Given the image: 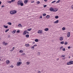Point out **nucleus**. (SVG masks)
<instances>
[{"mask_svg": "<svg viewBox=\"0 0 73 73\" xmlns=\"http://www.w3.org/2000/svg\"><path fill=\"white\" fill-rule=\"evenodd\" d=\"M20 30H17V33H19V32H20Z\"/></svg>", "mask_w": 73, "mask_h": 73, "instance_id": "37998d69", "label": "nucleus"}, {"mask_svg": "<svg viewBox=\"0 0 73 73\" xmlns=\"http://www.w3.org/2000/svg\"><path fill=\"white\" fill-rule=\"evenodd\" d=\"M25 46H26V47H29V46L30 45H29V44H25Z\"/></svg>", "mask_w": 73, "mask_h": 73, "instance_id": "4468645a", "label": "nucleus"}, {"mask_svg": "<svg viewBox=\"0 0 73 73\" xmlns=\"http://www.w3.org/2000/svg\"><path fill=\"white\" fill-rule=\"evenodd\" d=\"M1 4V2L0 1V5Z\"/></svg>", "mask_w": 73, "mask_h": 73, "instance_id": "680f3d73", "label": "nucleus"}, {"mask_svg": "<svg viewBox=\"0 0 73 73\" xmlns=\"http://www.w3.org/2000/svg\"><path fill=\"white\" fill-rule=\"evenodd\" d=\"M59 39L60 41H62V40H64V37H60V38Z\"/></svg>", "mask_w": 73, "mask_h": 73, "instance_id": "0eeeda50", "label": "nucleus"}, {"mask_svg": "<svg viewBox=\"0 0 73 73\" xmlns=\"http://www.w3.org/2000/svg\"><path fill=\"white\" fill-rule=\"evenodd\" d=\"M62 30L63 31H64V30H65V28L64 27H63L62 28Z\"/></svg>", "mask_w": 73, "mask_h": 73, "instance_id": "473e14b6", "label": "nucleus"}, {"mask_svg": "<svg viewBox=\"0 0 73 73\" xmlns=\"http://www.w3.org/2000/svg\"><path fill=\"white\" fill-rule=\"evenodd\" d=\"M19 60V61H21V60L20 59Z\"/></svg>", "mask_w": 73, "mask_h": 73, "instance_id": "0e129e2a", "label": "nucleus"}, {"mask_svg": "<svg viewBox=\"0 0 73 73\" xmlns=\"http://www.w3.org/2000/svg\"><path fill=\"white\" fill-rule=\"evenodd\" d=\"M16 30L13 31L12 32V33H13V34H15V33H16Z\"/></svg>", "mask_w": 73, "mask_h": 73, "instance_id": "6ab92c4d", "label": "nucleus"}, {"mask_svg": "<svg viewBox=\"0 0 73 73\" xmlns=\"http://www.w3.org/2000/svg\"><path fill=\"white\" fill-rule=\"evenodd\" d=\"M1 59H0V61H1Z\"/></svg>", "mask_w": 73, "mask_h": 73, "instance_id": "338daca9", "label": "nucleus"}, {"mask_svg": "<svg viewBox=\"0 0 73 73\" xmlns=\"http://www.w3.org/2000/svg\"><path fill=\"white\" fill-rule=\"evenodd\" d=\"M3 27L5 28H8V26H5V25H3Z\"/></svg>", "mask_w": 73, "mask_h": 73, "instance_id": "dca6fc26", "label": "nucleus"}, {"mask_svg": "<svg viewBox=\"0 0 73 73\" xmlns=\"http://www.w3.org/2000/svg\"><path fill=\"white\" fill-rule=\"evenodd\" d=\"M23 35H26V31H24V32L23 33Z\"/></svg>", "mask_w": 73, "mask_h": 73, "instance_id": "f3484780", "label": "nucleus"}, {"mask_svg": "<svg viewBox=\"0 0 73 73\" xmlns=\"http://www.w3.org/2000/svg\"><path fill=\"white\" fill-rule=\"evenodd\" d=\"M14 49H15V47H13V48L12 49V50H10V51L12 52L13 50H14Z\"/></svg>", "mask_w": 73, "mask_h": 73, "instance_id": "bb28decb", "label": "nucleus"}, {"mask_svg": "<svg viewBox=\"0 0 73 73\" xmlns=\"http://www.w3.org/2000/svg\"><path fill=\"white\" fill-rule=\"evenodd\" d=\"M0 49H1V47L0 46Z\"/></svg>", "mask_w": 73, "mask_h": 73, "instance_id": "69168bd1", "label": "nucleus"}, {"mask_svg": "<svg viewBox=\"0 0 73 73\" xmlns=\"http://www.w3.org/2000/svg\"><path fill=\"white\" fill-rule=\"evenodd\" d=\"M35 42H38V39H36L35 40Z\"/></svg>", "mask_w": 73, "mask_h": 73, "instance_id": "412c9836", "label": "nucleus"}, {"mask_svg": "<svg viewBox=\"0 0 73 73\" xmlns=\"http://www.w3.org/2000/svg\"><path fill=\"white\" fill-rule=\"evenodd\" d=\"M10 63V62H9V60H8L6 61V64H9Z\"/></svg>", "mask_w": 73, "mask_h": 73, "instance_id": "ddd939ff", "label": "nucleus"}, {"mask_svg": "<svg viewBox=\"0 0 73 73\" xmlns=\"http://www.w3.org/2000/svg\"><path fill=\"white\" fill-rule=\"evenodd\" d=\"M47 5H44V6L43 7H44V8H46V7H47Z\"/></svg>", "mask_w": 73, "mask_h": 73, "instance_id": "58836bf2", "label": "nucleus"}, {"mask_svg": "<svg viewBox=\"0 0 73 73\" xmlns=\"http://www.w3.org/2000/svg\"><path fill=\"white\" fill-rule=\"evenodd\" d=\"M55 19H58V16H56L55 17Z\"/></svg>", "mask_w": 73, "mask_h": 73, "instance_id": "2f4dec72", "label": "nucleus"}, {"mask_svg": "<svg viewBox=\"0 0 73 73\" xmlns=\"http://www.w3.org/2000/svg\"><path fill=\"white\" fill-rule=\"evenodd\" d=\"M26 37H27V38H28L29 37V35H26Z\"/></svg>", "mask_w": 73, "mask_h": 73, "instance_id": "a878e982", "label": "nucleus"}, {"mask_svg": "<svg viewBox=\"0 0 73 73\" xmlns=\"http://www.w3.org/2000/svg\"><path fill=\"white\" fill-rule=\"evenodd\" d=\"M63 51H65V48H64L62 49Z\"/></svg>", "mask_w": 73, "mask_h": 73, "instance_id": "79ce46f5", "label": "nucleus"}, {"mask_svg": "<svg viewBox=\"0 0 73 73\" xmlns=\"http://www.w3.org/2000/svg\"><path fill=\"white\" fill-rule=\"evenodd\" d=\"M70 32H68L67 33V36L68 37H70Z\"/></svg>", "mask_w": 73, "mask_h": 73, "instance_id": "39448f33", "label": "nucleus"}, {"mask_svg": "<svg viewBox=\"0 0 73 73\" xmlns=\"http://www.w3.org/2000/svg\"><path fill=\"white\" fill-rule=\"evenodd\" d=\"M4 42V43H3V44L4 45H5V46L6 45H7V44H8V43H5V42Z\"/></svg>", "mask_w": 73, "mask_h": 73, "instance_id": "c85d7f7f", "label": "nucleus"}, {"mask_svg": "<svg viewBox=\"0 0 73 73\" xmlns=\"http://www.w3.org/2000/svg\"><path fill=\"white\" fill-rule=\"evenodd\" d=\"M37 46V45L35 44L33 46Z\"/></svg>", "mask_w": 73, "mask_h": 73, "instance_id": "5fc2aeb1", "label": "nucleus"}, {"mask_svg": "<svg viewBox=\"0 0 73 73\" xmlns=\"http://www.w3.org/2000/svg\"><path fill=\"white\" fill-rule=\"evenodd\" d=\"M42 18V16H41L40 17V19H41V18Z\"/></svg>", "mask_w": 73, "mask_h": 73, "instance_id": "864d4df0", "label": "nucleus"}, {"mask_svg": "<svg viewBox=\"0 0 73 73\" xmlns=\"http://www.w3.org/2000/svg\"><path fill=\"white\" fill-rule=\"evenodd\" d=\"M21 5V6H23V5H24V3H23V1H21V2L20 3V5Z\"/></svg>", "mask_w": 73, "mask_h": 73, "instance_id": "1a4fd4ad", "label": "nucleus"}, {"mask_svg": "<svg viewBox=\"0 0 73 73\" xmlns=\"http://www.w3.org/2000/svg\"><path fill=\"white\" fill-rule=\"evenodd\" d=\"M71 64H73V61H70L69 62L67 63V64L68 65H71Z\"/></svg>", "mask_w": 73, "mask_h": 73, "instance_id": "7ed1b4c3", "label": "nucleus"}, {"mask_svg": "<svg viewBox=\"0 0 73 73\" xmlns=\"http://www.w3.org/2000/svg\"><path fill=\"white\" fill-rule=\"evenodd\" d=\"M26 64L28 65H29V64H30V62H26Z\"/></svg>", "mask_w": 73, "mask_h": 73, "instance_id": "aec40b11", "label": "nucleus"}, {"mask_svg": "<svg viewBox=\"0 0 73 73\" xmlns=\"http://www.w3.org/2000/svg\"><path fill=\"white\" fill-rule=\"evenodd\" d=\"M31 49H34L35 48V47H34V46H32L31 47Z\"/></svg>", "mask_w": 73, "mask_h": 73, "instance_id": "4c0bfd02", "label": "nucleus"}, {"mask_svg": "<svg viewBox=\"0 0 73 73\" xmlns=\"http://www.w3.org/2000/svg\"><path fill=\"white\" fill-rule=\"evenodd\" d=\"M42 33V31L41 30H40L38 31V33H39V34H41Z\"/></svg>", "mask_w": 73, "mask_h": 73, "instance_id": "20e7f679", "label": "nucleus"}, {"mask_svg": "<svg viewBox=\"0 0 73 73\" xmlns=\"http://www.w3.org/2000/svg\"><path fill=\"white\" fill-rule=\"evenodd\" d=\"M68 44V42H65V43H64V45H67Z\"/></svg>", "mask_w": 73, "mask_h": 73, "instance_id": "c756f323", "label": "nucleus"}, {"mask_svg": "<svg viewBox=\"0 0 73 73\" xmlns=\"http://www.w3.org/2000/svg\"><path fill=\"white\" fill-rule=\"evenodd\" d=\"M24 54H25V53H23L22 54V55H24Z\"/></svg>", "mask_w": 73, "mask_h": 73, "instance_id": "4d7b16f0", "label": "nucleus"}, {"mask_svg": "<svg viewBox=\"0 0 73 73\" xmlns=\"http://www.w3.org/2000/svg\"><path fill=\"white\" fill-rule=\"evenodd\" d=\"M21 1L19 0L17 2V4L18 5H20V3H21Z\"/></svg>", "mask_w": 73, "mask_h": 73, "instance_id": "423d86ee", "label": "nucleus"}, {"mask_svg": "<svg viewBox=\"0 0 73 73\" xmlns=\"http://www.w3.org/2000/svg\"><path fill=\"white\" fill-rule=\"evenodd\" d=\"M46 18L48 19V18H50V16L49 15H47L46 16Z\"/></svg>", "mask_w": 73, "mask_h": 73, "instance_id": "4be33fe9", "label": "nucleus"}, {"mask_svg": "<svg viewBox=\"0 0 73 73\" xmlns=\"http://www.w3.org/2000/svg\"><path fill=\"white\" fill-rule=\"evenodd\" d=\"M60 0H58V1H57L56 2V3H60Z\"/></svg>", "mask_w": 73, "mask_h": 73, "instance_id": "f704fd0d", "label": "nucleus"}, {"mask_svg": "<svg viewBox=\"0 0 73 73\" xmlns=\"http://www.w3.org/2000/svg\"><path fill=\"white\" fill-rule=\"evenodd\" d=\"M63 59H64V60H65V58H63Z\"/></svg>", "mask_w": 73, "mask_h": 73, "instance_id": "e2e57ef3", "label": "nucleus"}, {"mask_svg": "<svg viewBox=\"0 0 73 73\" xmlns=\"http://www.w3.org/2000/svg\"><path fill=\"white\" fill-rule=\"evenodd\" d=\"M63 46H62L61 47H60V50H61L62 49H63Z\"/></svg>", "mask_w": 73, "mask_h": 73, "instance_id": "cd10ccee", "label": "nucleus"}, {"mask_svg": "<svg viewBox=\"0 0 73 73\" xmlns=\"http://www.w3.org/2000/svg\"><path fill=\"white\" fill-rule=\"evenodd\" d=\"M11 3H13L15 1V0H11Z\"/></svg>", "mask_w": 73, "mask_h": 73, "instance_id": "ea45409f", "label": "nucleus"}, {"mask_svg": "<svg viewBox=\"0 0 73 73\" xmlns=\"http://www.w3.org/2000/svg\"><path fill=\"white\" fill-rule=\"evenodd\" d=\"M54 24H57L58 23V20H57L56 21L54 22Z\"/></svg>", "mask_w": 73, "mask_h": 73, "instance_id": "9b49d317", "label": "nucleus"}, {"mask_svg": "<svg viewBox=\"0 0 73 73\" xmlns=\"http://www.w3.org/2000/svg\"><path fill=\"white\" fill-rule=\"evenodd\" d=\"M4 7H5V6L4 5H3L2 6H1V7L2 8H3Z\"/></svg>", "mask_w": 73, "mask_h": 73, "instance_id": "49530a36", "label": "nucleus"}, {"mask_svg": "<svg viewBox=\"0 0 73 73\" xmlns=\"http://www.w3.org/2000/svg\"><path fill=\"white\" fill-rule=\"evenodd\" d=\"M44 1L45 2H46V1H47V0H44Z\"/></svg>", "mask_w": 73, "mask_h": 73, "instance_id": "052dcab7", "label": "nucleus"}, {"mask_svg": "<svg viewBox=\"0 0 73 73\" xmlns=\"http://www.w3.org/2000/svg\"><path fill=\"white\" fill-rule=\"evenodd\" d=\"M54 9L52 7H51L50 8V11H52V12H53Z\"/></svg>", "mask_w": 73, "mask_h": 73, "instance_id": "6e6552de", "label": "nucleus"}, {"mask_svg": "<svg viewBox=\"0 0 73 73\" xmlns=\"http://www.w3.org/2000/svg\"><path fill=\"white\" fill-rule=\"evenodd\" d=\"M58 11V9L57 8H54V10L53 11V12H57Z\"/></svg>", "mask_w": 73, "mask_h": 73, "instance_id": "9d476101", "label": "nucleus"}, {"mask_svg": "<svg viewBox=\"0 0 73 73\" xmlns=\"http://www.w3.org/2000/svg\"><path fill=\"white\" fill-rule=\"evenodd\" d=\"M38 73H41V72H40V71H39L38 72Z\"/></svg>", "mask_w": 73, "mask_h": 73, "instance_id": "603ef678", "label": "nucleus"}, {"mask_svg": "<svg viewBox=\"0 0 73 73\" xmlns=\"http://www.w3.org/2000/svg\"><path fill=\"white\" fill-rule=\"evenodd\" d=\"M22 64V62H17V66H20L21 64Z\"/></svg>", "mask_w": 73, "mask_h": 73, "instance_id": "f03ea898", "label": "nucleus"}, {"mask_svg": "<svg viewBox=\"0 0 73 73\" xmlns=\"http://www.w3.org/2000/svg\"><path fill=\"white\" fill-rule=\"evenodd\" d=\"M7 24H8V25H12V23L11 22H8Z\"/></svg>", "mask_w": 73, "mask_h": 73, "instance_id": "a211bd4d", "label": "nucleus"}, {"mask_svg": "<svg viewBox=\"0 0 73 73\" xmlns=\"http://www.w3.org/2000/svg\"><path fill=\"white\" fill-rule=\"evenodd\" d=\"M34 2H35V1H33L31 2V3H34Z\"/></svg>", "mask_w": 73, "mask_h": 73, "instance_id": "13d9d810", "label": "nucleus"}, {"mask_svg": "<svg viewBox=\"0 0 73 73\" xmlns=\"http://www.w3.org/2000/svg\"><path fill=\"white\" fill-rule=\"evenodd\" d=\"M26 33L27 34H29V32H28V31H27L26 30Z\"/></svg>", "mask_w": 73, "mask_h": 73, "instance_id": "c9c22d12", "label": "nucleus"}, {"mask_svg": "<svg viewBox=\"0 0 73 73\" xmlns=\"http://www.w3.org/2000/svg\"><path fill=\"white\" fill-rule=\"evenodd\" d=\"M10 4L11 3V1H9L8 2Z\"/></svg>", "mask_w": 73, "mask_h": 73, "instance_id": "de8ad7c7", "label": "nucleus"}, {"mask_svg": "<svg viewBox=\"0 0 73 73\" xmlns=\"http://www.w3.org/2000/svg\"><path fill=\"white\" fill-rule=\"evenodd\" d=\"M32 29H29L27 30V31H31Z\"/></svg>", "mask_w": 73, "mask_h": 73, "instance_id": "393cba45", "label": "nucleus"}, {"mask_svg": "<svg viewBox=\"0 0 73 73\" xmlns=\"http://www.w3.org/2000/svg\"><path fill=\"white\" fill-rule=\"evenodd\" d=\"M46 13H44L43 14V16H46Z\"/></svg>", "mask_w": 73, "mask_h": 73, "instance_id": "72a5a7b5", "label": "nucleus"}, {"mask_svg": "<svg viewBox=\"0 0 73 73\" xmlns=\"http://www.w3.org/2000/svg\"><path fill=\"white\" fill-rule=\"evenodd\" d=\"M62 57H65V56H64V55H62Z\"/></svg>", "mask_w": 73, "mask_h": 73, "instance_id": "bf43d9fd", "label": "nucleus"}, {"mask_svg": "<svg viewBox=\"0 0 73 73\" xmlns=\"http://www.w3.org/2000/svg\"><path fill=\"white\" fill-rule=\"evenodd\" d=\"M17 12V11H10V13L11 15H13L14 14H15V13H16Z\"/></svg>", "mask_w": 73, "mask_h": 73, "instance_id": "f257e3e1", "label": "nucleus"}, {"mask_svg": "<svg viewBox=\"0 0 73 73\" xmlns=\"http://www.w3.org/2000/svg\"><path fill=\"white\" fill-rule=\"evenodd\" d=\"M18 26H19V27H21V24H19L18 25Z\"/></svg>", "mask_w": 73, "mask_h": 73, "instance_id": "3c124183", "label": "nucleus"}, {"mask_svg": "<svg viewBox=\"0 0 73 73\" xmlns=\"http://www.w3.org/2000/svg\"><path fill=\"white\" fill-rule=\"evenodd\" d=\"M9 31V29H7L5 31V33H7V32Z\"/></svg>", "mask_w": 73, "mask_h": 73, "instance_id": "7c9ffc66", "label": "nucleus"}, {"mask_svg": "<svg viewBox=\"0 0 73 73\" xmlns=\"http://www.w3.org/2000/svg\"><path fill=\"white\" fill-rule=\"evenodd\" d=\"M10 67H11V68H13V66L12 65L10 66Z\"/></svg>", "mask_w": 73, "mask_h": 73, "instance_id": "09e8293b", "label": "nucleus"}, {"mask_svg": "<svg viewBox=\"0 0 73 73\" xmlns=\"http://www.w3.org/2000/svg\"><path fill=\"white\" fill-rule=\"evenodd\" d=\"M19 52L21 53H23V50H21L19 51Z\"/></svg>", "mask_w": 73, "mask_h": 73, "instance_id": "b1692460", "label": "nucleus"}, {"mask_svg": "<svg viewBox=\"0 0 73 73\" xmlns=\"http://www.w3.org/2000/svg\"><path fill=\"white\" fill-rule=\"evenodd\" d=\"M70 48H71V47L70 46H68V49H70Z\"/></svg>", "mask_w": 73, "mask_h": 73, "instance_id": "8fccbe9b", "label": "nucleus"}, {"mask_svg": "<svg viewBox=\"0 0 73 73\" xmlns=\"http://www.w3.org/2000/svg\"><path fill=\"white\" fill-rule=\"evenodd\" d=\"M38 56H40V53L39 52H38L37 53Z\"/></svg>", "mask_w": 73, "mask_h": 73, "instance_id": "e433bc0d", "label": "nucleus"}, {"mask_svg": "<svg viewBox=\"0 0 73 73\" xmlns=\"http://www.w3.org/2000/svg\"><path fill=\"white\" fill-rule=\"evenodd\" d=\"M72 57H73V56H72Z\"/></svg>", "mask_w": 73, "mask_h": 73, "instance_id": "774afa93", "label": "nucleus"}, {"mask_svg": "<svg viewBox=\"0 0 73 73\" xmlns=\"http://www.w3.org/2000/svg\"><path fill=\"white\" fill-rule=\"evenodd\" d=\"M37 3L38 4H39V3H40V1H38L37 2Z\"/></svg>", "mask_w": 73, "mask_h": 73, "instance_id": "c03bdc74", "label": "nucleus"}, {"mask_svg": "<svg viewBox=\"0 0 73 73\" xmlns=\"http://www.w3.org/2000/svg\"><path fill=\"white\" fill-rule=\"evenodd\" d=\"M49 30V29L48 28H46L44 29V31H46V32H47V31H48Z\"/></svg>", "mask_w": 73, "mask_h": 73, "instance_id": "f8f14e48", "label": "nucleus"}, {"mask_svg": "<svg viewBox=\"0 0 73 73\" xmlns=\"http://www.w3.org/2000/svg\"><path fill=\"white\" fill-rule=\"evenodd\" d=\"M64 41H62L60 42V44H64Z\"/></svg>", "mask_w": 73, "mask_h": 73, "instance_id": "5701e85b", "label": "nucleus"}, {"mask_svg": "<svg viewBox=\"0 0 73 73\" xmlns=\"http://www.w3.org/2000/svg\"><path fill=\"white\" fill-rule=\"evenodd\" d=\"M28 2V0H25L24 3L25 4H27Z\"/></svg>", "mask_w": 73, "mask_h": 73, "instance_id": "2eb2a0df", "label": "nucleus"}, {"mask_svg": "<svg viewBox=\"0 0 73 73\" xmlns=\"http://www.w3.org/2000/svg\"><path fill=\"white\" fill-rule=\"evenodd\" d=\"M56 1H53L51 3H55L56 2Z\"/></svg>", "mask_w": 73, "mask_h": 73, "instance_id": "a19ab883", "label": "nucleus"}, {"mask_svg": "<svg viewBox=\"0 0 73 73\" xmlns=\"http://www.w3.org/2000/svg\"><path fill=\"white\" fill-rule=\"evenodd\" d=\"M71 8H72V9H73V4L71 6Z\"/></svg>", "mask_w": 73, "mask_h": 73, "instance_id": "a18cd8bd", "label": "nucleus"}, {"mask_svg": "<svg viewBox=\"0 0 73 73\" xmlns=\"http://www.w3.org/2000/svg\"><path fill=\"white\" fill-rule=\"evenodd\" d=\"M58 60H59V58H58L56 60L57 61H58Z\"/></svg>", "mask_w": 73, "mask_h": 73, "instance_id": "6e6d98bb", "label": "nucleus"}]
</instances>
